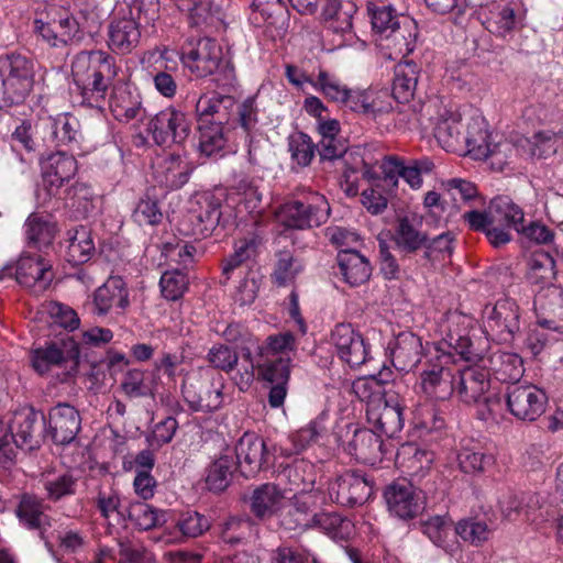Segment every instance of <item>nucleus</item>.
<instances>
[{
    "label": "nucleus",
    "instance_id": "nucleus-1",
    "mask_svg": "<svg viewBox=\"0 0 563 563\" xmlns=\"http://www.w3.org/2000/svg\"><path fill=\"white\" fill-rule=\"evenodd\" d=\"M470 228L485 233L494 247L511 241L510 229L520 230L525 213L508 197L494 198L485 211L473 210L463 214Z\"/></svg>",
    "mask_w": 563,
    "mask_h": 563
},
{
    "label": "nucleus",
    "instance_id": "nucleus-2",
    "mask_svg": "<svg viewBox=\"0 0 563 563\" xmlns=\"http://www.w3.org/2000/svg\"><path fill=\"white\" fill-rule=\"evenodd\" d=\"M71 76L82 96L103 98L117 76L113 58L102 51L80 52L71 62Z\"/></svg>",
    "mask_w": 563,
    "mask_h": 563
},
{
    "label": "nucleus",
    "instance_id": "nucleus-3",
    "mask_svg": "<svg viewBox=\"0 0 563 563\" xmlns=\"http://www.w3.org/2000/svg\"><path fill=\"white\" fill-rule=\"evenodd\" d=\"M33 63L22 55L0 57V99L8 106L21 103L33 87Z\"/></svg>",
    "mask_w": 563,
    "mask_h": 563
},
{
    "label": "nucleus",
    "instance_id": "nucleus-4",
    "mask_svg": "<svg viewBox=\"0 0 563 563\" xmlns=\"http://www.w3.org/2000/svg\"><path fill=\"white\" fill-rule=\"evenodd\" d=\"M295 339L292 334L286 332L277 335H272L267 339V344L261 350V360L256 365L251 361V353L244 355L249 360V365L244 367L235 377V384L240 390H246L253 379L254 369L262 371L267 365H273L274 371H278L279 361H284L286 366L289 367L290 357L288 353L294 350Z\"/></svg>",
    "mask_w": 563,
    "mask_h": 563
},
{
    "label": "nucleus",
    "instance_id": "nucleus-5",
    "mask_svg": "<svg viewBox=\"0 0 563 563\" xmlns=\"http://www.w3.org/2000/svg\"><path fill=\"white\" fill-rule=\"evenodd\" d=\"M330 207L323 196L313 194L308 202L289 201L276 212L279 223L291 229L319 227L328 219Z\"/></svg>",
    "mask_w": 563,
    "mask_h": 563
},
{
    "label": "nucleus",
    "instance_id": "nucleus-6",
    "mask_svg": "<svg viewBox=\"0 0 563 563\" xmlns=\"http://www.w3.org/2000/svg\"><path fill=\"white\" fill-rule=\"evenodd\" d=\"M220 200L209 191L195 194L189 202L185 217L184 231L198 238L211 234L220 221Z\"/></svg>",
    "mask_w": 563,
    "mask_h": 563
},
{
    "label": "nucleus",
    "instance_id": "nucleus-7",
    "mask_svg": "<svg viewBox=\"0 0 563 563\" xmlns=\"http://www.w3.org/2000/svg\"><path fill=\"white\" fill-rule=\"evenodd\" d=\"M427 112L430 114L434 137L441 147L448 152H461L463 140L460 111L452 106L434 101L427 106Z\"/></svg>",
    "mask_w": 563,
    "mask_h": 563
},
{
    "label": "nucleus",
    "instance_id": "nucleus-8",
    "mask_svg": "<svg viewBox=\"0 0 563 563\" xmlns=\"http://www.w3.org/2000/svg\"><path fill=\"white\" fill-rule=\"evenodd\" d=\"M483 328L488 338L508 342L519 330V308L516 301L505 298L483 311Z\"/></svg>",
    "mask_w": 563,
    "mask_h": 563
},
{
    "label": "nucleus",
    "instance_id": "nucleus-9",
    "mask_svg": "<svg viewBox=\"0 0 563 563\" xmlns=\"http://www.w3.org/2000/svg\"><path fill=\"white\" fill-rule=\"evenodd\" d=\"M490 389L489 372L478 365L454 368V394L465 405L488 402Z\"/></svg>",
    "mask_w": 563,
    "mask_h": 563
},
{
    "label": "nucleus",
    "instance_id": "nucleus-10",
    "mask_svg": "<svg viewBox=\"0 0 563 563\" xmlns=\"http://www.w3.org/2000/svg\"><path fill=\"white\" fill-rule=\"evenodd\" d=\"M143 63L152 67L150 74L156 92L166 99H173L178 90V64L175 54L166 47L155 48L144 55Z\"/></svg>",
    "mask_w": 563,
    "mask_h": 563
},
{
    "label": "nucleus",
    "instance_id": "nucleus-11",
    "mask_svg": "<svg viewBox=\"0 0 563 563\" xmlns=\"http://www.w3.org/2000/svg\"><path fill=\"white\" fill-rule=\"evenodd\" d=\"M547 402L545 393L534 385H512L506 396L509 412L520 421H536L545 411Z\"/></svg>",
    "mask_w": 563,
    "mask_h": 563
},
{
    "label": "nucleus",
    "instance_id": "nucleus-12",
    "mask_svg": "<svg viewBox=\"0 0 563 563\" xmlns=\"http://www.w3.org/2000/svg\"><path fill=\"white\" fill-rule=\"evenodd\" d=\"M223 58L222 47L212 38L202 37L190 44L181 56V63L197 78H206L217 71Z\"/></svg>",
    "mask_w": 563,
    "mask_h": 563
},
{
    "label": "nucleus",
    "instance_id": "nucleus-13",
    "mask_svg": "<svg viewBox=\"0 0 563 563\" xmlns=\"http://www.w3.org/2000/svg\"><path fill=\"white\" fill-rule=\"evenodd\" d=\"M148 129L158 145L180 144L190 134V122L184 111L167 107L151 120Z\"/></svg>",
    "mask_w": 563,
    "mask_h": 563
},
{
    "label": "nucleus",
    "instance_id": "nucleus-14",
    "mask_svg": "<svg viewBox=\"0 0 563 563\" xmlns=\"http://www.w3.org/2000/svg\"><path fill=\"white\" fill-rule=\"evenodd\" d=\"M141 7L129 8L121 16H114L109 24V47L119 54L132 52L141 38Z\"/></svg>",
    "mask_w": 563,
    "mask_h": 563
},
{
    "label": "nucleus",
    "instance_id": "nucleus-15",
    "mask_svg": "<svg viewBox=\"0 0 563 563\" xmlns=\"http://www.w3.org/2000/svg\"><path fill=\"white\" fill-rule=\"evenodd\" d=\"M330 343L339 358L355 368L367 362L369 349L363 336L350 323H339L331 331Z\"/></svg>",
    "mask_w": 563,
    "mask_h": 563
},
{
    "label": "nucleus",
    "instance_id": "nucleus-16",
    "mask_svg": "<svg viewBox=\"0 0 563 563\" xmlns=\"http://www.w3.org/2000/svg\"><path fill=\"white\" fill-rule=\"evenodd\" d=\"M439 170L429 157L405 161L399 156H384L374 164L364 163L363 176H422L437 174Z\"/></svg>",
    "mask_w": 563,
    "mask_h": 563
},
{
    "label": "nucleus",
    "instance_id": "nucleus-17",
    "mask_svg": "<svg viewBox=\"0 0 563 563\" xmlns=\"http://www.w3.org/2000/svg\"><path fill=\"white\" fill-rule=\"evenodd\" d=\"M402 410V400L394 391L389 393L387 398L378 405H372L371 409H366V417L373 428L388 438H393L404 427Z\"/></svg>",
    "mask_w": 563,
    "mask_h": 563
},
{
    "label": "nucleus",
    "instance_id": "nucleus-18",
    "mask_svg": "<svg viewBox=\"0 0 563 563\" xmlns=\"http://www.w3.org/2000/svg\"><path fill=\"white\" fill-rule=\"evenodd\" d=\"M384 497L389 514L401 520L412 519L423 509L420 493L410 483L389 485Z\"/></svg>",
    "mask_w": 563,
    "mask_h": 563
},
{
    "label": "nucleus",
    "instance_id": "nucleus-19",
    "mask_svg": "<svg viewBox=\"0 0 563 563\" xmlns=\"http://www.w3.org/2000/svg\"><path fill=\"white\" fill-rule=\"evenodd\" d=\"M555 261L544 252L534 254L529 263L528 279L531 284L539 286L541 289L548 286L547 297L552 305H558V314L563 318V289L552 285L555 277Z\"/></svg>",
    "mask_w": 563,
    "mask_h": 563
},
{
    "label": "nucleus",
    "instance_id": "nucleus-20",
    "mask_svg": "<svg viewBox=\"0 0 563 563\" xmlns=\"http://www.w3.org/2000/svg\"><path fill=\"white\" fill-rule=\"evenodd\" d=\"M129 297L125 282L118 276L109 277L93 294L95 312L99 316L123 314L130 306Z\"/></svg>",
    "mask_w": 563,
    "mask_h": 563
},
{
    "label": "nucleus",
    "instance_id": "nucleus-21",
    "mask_svg": "<svg viewBox=\"0 0 563 563\" xmlns=\"http://www.w3.org/2000/svg\"><path fill=\"white\" fill-rule=\"evenodd\" d=\"M344 450L361 463L371 465L380 462L387 452L379 435L368 429H356Z\"/></svg>",
    "mask_w": 563,
    "mask_h": 563
},
{
    "label": "nucleus",
    "instance_id": "nucleus-22",
    "mask_svg": "<svg viewBox=\"0 0 563 563\" xmlns=\"http://www.w3.org/2000/svg\"><path fill=\"white\" fill-rule=\"evenodd\" d=\"M236 461L242 475L254 476L263 466L266 456V444L255 433L245 432L235 446Z\"/></svg>",
    "mask_w": 563,
    "mask_h": 563
},
{
    "label": "nucleus",
    "instance_id": "nucleus-23",
    "mask_svg": "<svg viewBox=\"0 0 563 563\" xmlns=\"http://www.w3.org/2000/svg\"><path fill=\"white\" fill-rule=\"evenodd\" d=\"M373 488L365 477L354 473H345L330 486L331 496L344 506H356L365 503L372 495Z\"/></svg>",
    "mask_w": 563,
    "mask_h": 563
},
{
    "label": "nucleus",
    "instance_id": "nucleus-24",
    "mask_svg": "<svg viewBox=\"0 0 563 563\" xmlns=\"http://www.w3.org/2000/svg\"><path fill=\"white\" fill-rule=\"evenodd\" d=\"M49 430L57 444L70 443L80 430L81 419L75 407L58 404L49 411Z\"/></svg>",
    "mask_w": 563,
    "mask_h": 563
},
{
    "label": "nucleus",
    "instance_id": "nucleus-25",
    "mask_svg": "<svg viewBox=\"0 0 563 563\" xmlns=\"http://www.w3.org/2000/svg\"><path fill=\"white\" fill-rule=\"evenodd\" d=\"M109 108L113 117L121 122H130L144 114L140 92L126 84L117 85L113 88Z\"/></svg>",
    "mask_w": 563,
    "mask_h": 563
},
{
    "label": "nucleus",
    "instance_id": "nucleus-26",
    "mask_svg": "<svg viewBox=\"0 0 563 563\" xmlns=\"http://www.w3.org/2000/svg\"><path fill=\"white\" fill-rule=\"evenodd\" d=\"M35 30L51 46L65 45L78 36V22L67 13L54 16L47 22L35 20Z\"/></svg>",
    "mask_w": 563,
    "mask_h": 563
},
{
    "label": "nucleus",
    "instance_id": "nucleus-27",
    "mask_svg": "<svg viewBox=\"0 0 563 563\" xmlns=\"http://www.w3.org/2000/svg\"><path fill=\"white\" fill-rule=\"evenodd\" d=\"M421 391L432 400H446L454 394V368L433 366L420 375Z\"/></svg>",
    "mask_w": 563,
    "mask_h": 563
},
{
    "label": "nucleus",
    "instance_id": "nucleus-28",
    "mask_svg": "<svg viewBox=\"0 0 563 563\" xmlns=\"http://www.w3.org/2000/svg\"><path fill=\"white\" fill-rule=\"evenodd\" d=\"M177 5L195 26L219 27L225 23V13L216 0H178Z\"/></svg>",
    "mask_w": 563,
    "mask_h": 563
},
{
    "label": "nucleus",
    "instance_id": "nucleus-29",
    "mask_svg": "<svg viewBox=\"0 0 563 563\" xmlns=\"http://www.w3.org/2000/svg\"><path fill=\"white\" fill-rule=\"evenodd\" d=\"M389 350L394 366L407 372L420 362L422 343L415 333L401 332L389 343Z\"/></svg>",
    "mask_w": 563,
    "mask_h": 563
},
{
    "label": "nucleus",
    "instance_id": "nucleus-30",
    "mask_svg": "<svg viewBox=\"0 0 563 563\" xmlns=\"http://www.w3.org/2000/svg\"><path fill=\"white\" fill-rule=\"evenodd\" d=\"M416 37V23L409 18L402 16L401 23L382 37L380 46L389 51V58H402L415 49Z\"/></svg>",
    "mask_w": 563,
    "mask_h": 563
},
{
    "label": "nucleus",
    "instance_id": "nucleus-31",
    "mask_svg": "<svg viewBox=\"0 0 563 563\" xmlns=\"http://www.w3.org/2000/svg\"><path fill=\"white\" fill-rule=\"evenodd\" d=\"M16 282L25 287H36L44 290L52 282L51 266L41 257L23 255L16 264Z\"/></svg>",
    "mask_w": 563,
    "mask_h": 563
},
{
    "label": "nucleus",
    "instance_id": "nucleus-32",
    "mask_svg": "<svg viewBox=\"0 0 563 563\" xmlns=\"http://www.w3.org/2000/svg\"><path fill=\"white\" fill-rule=\"evenodd\" d=\"M312 496L307 495V493H300L295 495V500L292 504L294 516L295 518V528H306L309 527L313 521L319 525L324 530H334L338 526H347V521H344L340 516L335 514H320L313 515L311 518L308 516V512L312 506ZM292 515L291 511H289Z\"/></svg>",
    "mask_w": 563,
    "mask_h": 563
},
{
    "label": "nucleus",
    "instance_id": "nucleus-33",
    "mask_svg": "<svg viewBox=\"0 0 563 563\" xmlns=\"http://www.w3.org/2000/svg\"><path fill=\"white\" fill-rule=\"evenodd\" d=\"M521 151L527 152L532 161L547 159L563 146V129L554 131H540L530 139L517 136Z\"/></svg>",
    "mask_w": 563,
    "mask_h": 563
},
{
    "label": "nucleus",
    "instance_id": "nucleus-34",
    "mask_svg": "<svg viewBox=\"0 0 563 563\" xmlns=\"http://www.w3.org/2000/svg\"><path fill=\"white\" fill-rule=\"evenodd\" d=\"M40 418L44 419V416L32 408H22L14 412L10 424L13 433L12 442L16 446L33 449L37 444L35 431Z\"/></svg>",
    "mask_w": 563,
    "mask_h": 563
},
{
    "label": "nucleus",
    "instance_id": "nucleus-35",
    "mask_svg": "<svg viewBox=\"0 0 563 563\" xmlns=\"http://www.w3.org/2000/svg\"><path fill=\"white\" fill-rule=\"evenodd\" d=\"M353 98L350 110L374 119L393 109L391 96L387 90H356Z\"/></svg>",
    "mask_w": 563,
    "mask_h": 563
},
{
    "label": "nucleus",
    "instance_id": "nucleus-36",
    "mask_svg": "<svg viewBox=\"0 0 563 563\" xmlns=\"http://www.w3.org/2000/svg\"><path fill=\"white\" fill-rule=\"evenodd\" d=\"M210 528V521L197 511H186L180 515L174 531H166L161 541L166 544L178 543L184 538H197Z\"/></svg>",
    "mask_w": 563,
    "mask_h": 563
},
{
    "label": "nucleus",
    "instance_id": "nucleus-37",
    "mask_svg": "<svg viewBox=\"0 0 563 563\" xmlns=\"http://www.w3.org/2000/svg\"><path fill=\"white\" fill-rule=\"evenodd\" d=\"M157 382L158 375L156 372L134 368L124 374L120 388L129 398H154L157 389Z\"/></svg>",
    "mask_w": 563,
    "mask_h": 563
},
{
    "label": "nucleus",
    "instance_id": "nucleus-38",
    "mask_svg": "<svg viewBox=\"0 0 563 563\" xmlns=\"http://www.w3.org/2000/svg\"><path fill=\"white\" fill-rule=\"evenodd\" d=\"M284 493L274 484L257 487L251 497V510L257 518L274 516L284 507Z\"/></svg>",
    "mask_w": 563,
    "mask_h": 563
},
{
    "label": "nucleus",
    "instance_id": "nucleus-39",
    "mask_svg": "<svg viewBox=\"0 0 563 563\" xmlns=\"http://www.w3.org/2000/svg\"><path fill=\"white\" fill-rule=\"evenodd\" d=\"M338 263L341 274L351 286H358L371 276L368 261L355 250H340Z\"/></svg>",
    "mask_w": 563,
    "mask_h": 563
},
{
    "label": "nucleus",
    "instance_id": "nucleus-40",
    "mask_svg": "<svg viewBox=\"0 0 563 563\" xmlns=\"http://www.w3.org/2000/svg\"><path fill=\"white\" fill-rule=\"evenodd\" d=\"M521 151L518 139L504 140L494 144L483 158L493 173H505L515 169L518 153Z\"/></svg>",
    "mask_w": 563,
    "mask_h": 563
},
{
    "label": "nucleus",
    "instance_id": "nucleus-41",
    "mask_svg": "<svg viewBox=\"0 0 563 563\" xmlns=\"http://www.w3.org/2000/svg\"><path fill=\"white\" fill-rule=\"evenodd\" d=\"M489 134L486 129L485 122L481 118H473L467 123V132L463 140V150L461 154L468 155L473 159H483L489 148H493L488 143Z\"/></svg>",
    "mask_w": 563,
    "mask_h": 563
},
{
    "label": "nucleus",
    "instance_id": "nucleus-42",
    "mask_svg": "<svg viewBox=\"0 0 563 563\" xmlns=\"http://www.w3.org/2000/svg\"><path fill=\"white\" fill-rule=\"evenodd\" d=\"M433 460L432 452L420 450L412 443L401 445L396 455V463L415 477H422L430 470Z\"/></svg>",
    "mask_w": 563,
    "mask_h": 563
},
{
    "label": "nucleus",
    "instance_id": "nucleus-43",
    "mask_svg": "<svg viewBox=\"0 0 563 563\" xmlns=\"http://www.w3.org/2000/svg\"><path fill=\"white\" fill-rule=\"evenodd\" d=\"M482 14L485 18V27L499 36L511 33L518 23L514 9L505 3H493Z\"/></svg>",
    "mask_w": 563,
    "mask_h": 563
},
{
    "label": "nucleus",
    "instance_id": "nucleus-44",
    "mask_svg": "<svg viewBox=\"0 0 563 563\" xmlns=\"http://www.w3.org/2000/svg\"><path fill=\"white\" fill-rule=\"evenodd\" d=\"M539 500L536 496H522L519 498L516 494L505 493L499 499V507L503 515L509 520H516L522 517L527 521H537L534 509Z\"/></svg>",
    "mask_w": 563,
    "mask_h": 563
},
{
    "label": "nucleus",
    "instance_id": "nucleus-45",
    "mask_svg": "<svg viewBox=\"0 0 563 563\" xmlns=\"http://www.w3.org/2000/svg\"><path fill=\"white\" fill-rule=\"evenodd\" d=\"M312 88L329 100L343 103L349 109L351 100L354 99V92H356V90L349 89L335 75L323 69L319 70L314 82H312Z\"/></svg>",
    "mask_w": 563,
    "mask_h": 563
},
{
    "label": "nucleus",
    "instance_id": "nucleus-46",
    "mask_svg": "<svg viewBox=\"0 0 563 563\" xmlns=\"http://www.w3.org/2000/svg\"><path fill=\"white\" fill-rule=\"evenodd\" d=\"M258 375L273 385L268 395L271 407H282L287 395L290 368L286 366L284 361H279L278 371H274L273 365H267L262 371H258Z\"/></svg>",
    "mask_w": 563,
    "mask_h": 563
},
{
    "label": "nucleus",
    "instance_id": "nucleus-47",
    "mask_svg": "<svg viewBox=\"0 0 563 563\" xmlns=\"http://www.w3.org/2000/svg\"><path fill=\"white\" fill-rule=\"evenodd\" d=\"M68 261L73 264H82L90 260L95 252V242L91 231L86 227H78L67 232Z\"/></svg>",
    "mask_w": 563,
    "mask_h": 563
},
{
    "label": "nucleus",
    "instance_id": "nucleus-48",
    "mask_svg": "<svg viewBox=\"0 0 563 563\" xmlns=\"http://www.w3.org/2000/svg\"><path fill=\"white\" fill-rule=\"evenodd\" d=\"M372 179V187L362 192V203L369 212L377 214L386 209L390 191L397 186V178Z\"/></svg>",
    "mask_w": 563,
    "mask_h": 563
},
{
    "label": "nucleus",
    "instance_id": "nucleus-49",
    "mask_svg": "<svg viewBox=\"0 0 563 563\" xmlns=\"http://www.w3.org/2000/svg\"><path fill=\"white\" fill-rule=\"evenodd\" d=\"M352 391L363 402L366 404V409H371L372 405H378L391 389H387L386 384L376 378L375 376H365L355 379L352 384Z\"/></svg>",
    "mask_w": 563,
    "mask_h": 563
},
{
    "label": "nucleus",
    "instance_id": "nucleus-50",
    "mask_svg": "<svg viewBox=\"0 0 563 563\" xmlns=\"http://www.w3.org/2000/svg\"><path fill=\"white\" fill-rule=\"evenodd\" d=\"M258 244L260 241L256 236H249L235 242L234 253L225 260L223 265V275L227 279H230L235 272L241 275L246 269L243 264L256 254Z\"/></svg>",
    "mask_w": 563,
    "mask_h": 563
},
{
    "label": "nucleus",
    "instance_id": "nucleus-51",
    "mask_svg": "<svg viewBox=\"0 0 563 563\" xmlns=\"http://www.w3.org/2000/svg\"><path fill=\"white\" fill-rule=\"evenodd\" d=\"M78 349L73 346L67 354L57 344H49L33 351L31 362L38 374L48 372L53 366L63 363L67 357H77Z\"/></svg>",
    "mask_w": 563,
    "mask_h": 563
},
{
    "label": "nucleus",
    "instance_id": "nucleus-52",
    "mask_svg": "<svg viewBox=\"0 0 563 563\" xmlns=\"http://www.w3.org/2000/svg\"><path fill=\"white\" fill-rule=\"evenodd\" d=\"M418 82V69L412 63L399 64L395 68L393 97L399 102L409 101Z\"/></svg>",
    "mask_w": 563,
    "mask_h": 563
},
{
    "label": "nucleus",
    "instance_id": "nucleus-53",
    "mask_svg": "<svg viewBox=\"0 0 563 563\" xmlns=\"http://www.w3.org/2000/svg\"><path fill=\"white\" fill-rule=\"evenodd\" d=\"M27 244L31 247L43 249L49 246L56 235L55 224L31 214L24 224Z\"/></svg>",
    "mask_w": 563,
    "mask_h": 563
},
{
    "label": "nucleus",
    "instance_id": "nucleus-54",
    "mask_svg": "<svg viewBox=\"0 0 563 563\" xmlns=\"http://www.w3.org/2000/svg\"><path fill=\"white\" fill-rule=\"evenodd\" d=\"M130 521L140 530H150L166 522V512L146 503H132L128 509Z\"/></svg>",
    "mask_w": 563,
    "mask_h": 563
},
{
    "label": "nucleus",
    "instance_id": "nucleus-55",
    "mask_svg": "<svg viewBox=\"0 0 563 563\" xmlns=\"http://www.w3.org/2000/svg\"><path fill=\"white\" fill-rule=\"evenodd\" d=\"M235 461L229 454L221 455L214 461L206 478L207 486L210 490L222 492L224 490L231 481L233 471L236 470Z\"/></svg>",
    "mask_w": 563,
    "mask_h": 563
},
{
    "label": "nucleus",
    "instance_id": "nucleus-56",
    "mask_svg": "<svg viewBox=\"0 0 563 563\" xmlns=\"http://www.w3.org/2000/svg\"><path fill=\"white\" fill-rule=\"evenodd\" d=\"M16 512L20 520L30 529H43L48 525V517L44 511V505L35 496H23Z\"/></svg>",
    "mask_w": 563,
    "mask_h": 563
},
{
    "label": "nucleus",
    "instance_id": "nucleus-57",
    "mask_svg": "<svg viewBox=\"0 0 563 563\" xmlns=\"http://www.w3.org/2000/svg\"><path fill=\"white\" fill-rule=\"evenodd\" d=\"M51 131L49 140L57 144H68L76 141L78 123L67 114H58L42 122Z\"/></svg>",
    "mask_w": 563,
    "mask_h": 563
},
{
    "label": "nucleus",
    "instance_id": "nucleus-58",
    "mask_svg": "<svg viewBox=\"0 0 563 563\" xmlns=\"http://www.w3.org/2000/svg\"><path fill=\"white\" fill-rule=\"evenodd\" d=\"M42 176H74L77 162L74 156L64 152L51 153L40 161Z\"/></svg>",
    "mask_w": 563,
    "mask_h": 563
},
{
    "label": "nucleus",
    "instance_id": "nucleus-59",
    "mask_svg": "<svg viewBox=\"0 0 563 563\" xmlns=\"http://www.w3.org/2000/svg\"><path fill=\"white\" fill-rule=\"evenodd\" d=\"M233 99L216 91L202 93L196 102V115L200 123H208L220 112L221 108H230Z\"/></svg>",
    "mask_w": 563,
    "mask_h": 563
},
{
    "label": "nucleus",
    "instance_id": "nucleus-60",
    "mask_svg": "<svg viewBox=\"0 0 563 563\" xmlns=\"http://www.w3.org/2000/svg\"><path fill=\"white\" fill-rule=\"evenodd\" d=\"M494 371L503 380H518L523 374L522 360L511 352H496L492 356Z\"/></svg>",
    "mask_w": 563,
    "mask_h": 563
},
{
    "label": "nucleus",
    "instance_id": "nucleus-61",
    "mask_svg": "<svg viewBox=\"0 0 563 563\" xmlns=\"http://www.w3.org/2000/svg\"><path fill=\"white\" fill-rule=\"evenodd\" d=\"M288 150L292 163L301 167L310 165L314 157V144L311 137L303 132H295L289 135Z\"/></svg>",
    "mask_w": 563,
    "mask_h": 563
},
{
    "label": "nucleus",
    "instance_id": "nucleus-62",
    "mask_svg": "<svg viewBox=\"0 0 563 563\" xmlns=\"http://www.w3.org/2000/svg\"><path fill=\"white\" fill-rule=\"evenodd\" d=\"M423 533L437 545L444 550H451L449 537L455 534L452 531V522L446 517L434 516L422 525Z\"/></svg>",
    "mask_w": 563,
    "mask_h": 563
},
{
    "label": "nucleus",
    "instance_id": "nucleus-63",
    "mask_svg": "<svg viewBox=\"0 0 563 563\" xmlns=\"http://www.w3.org/2000/svg\"><path fill=\"white\" fill-rule=\"evenodd\" d=\"M290 484L297 489L296 494L311 492L316 484L314 467L310 462L296 461L285 471Z\"/></svg>",
    "mask_w": 563,
    "mask_h": 563
},
{
    "label": "nucleus",
    "instance_id": "nucleus-64",
    "mask_svg": "<svg viewBox=\"0 0 563 563\" xmlns=\"http://www.w3.org/2000/svg\"><path fill=\"white\" fill-rule=\"evenodd\" d=\"M395 242L404 251L416 252L426 245L427 238L423 233L416 230L408 219L404 218L399 220L396 229Z\"/></svg>",
    "mask_w": 563,
    "mask_h": 563
}]
</instances>
